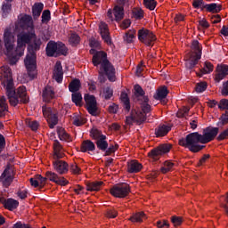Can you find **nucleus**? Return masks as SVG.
<instances>
[{"mask_svg":"<svg viewBox=\"0 0 228 228\" xmlns=\"http://www.w3.org/2000/svg\"><path fill=\"white\" fill-rule=\"evenodd\" d=\"M1 83L6 92L11 106H17L19 101L24 104L29 102V98L26 96V87L24 86H20L17 92L15 91L13 78L12 77V69L8 66H3L1 68Z\"/></svg>","mask_w":228,"mask_h":228,"instance_id":"f257e3e1","label":"nucleus"},{"mask_svg":"<svg viewBox=\"0 0 228 228\" xmlns=\"http://www.w3.org/2000/svg\"><path fill=\"white\" fill-rule=\"evenodd\" d=\"M218 134V127H207L203 130V134L197 132L189 134L185 138L179 140V145L189 149L191 152H200L204 149V146L199 143H209Z\"/></svg>","mask_w":228,"mask_h":228,"instance_id":"f03ea898","label":"nucleus"},{"mask_svg":"<svg viewBox=\"0 0 228 228\" xmlns=\"http://www.w3.org/2000/svg\"><path fill=\"white\" fill-rule=\"evenodd\" d=\"M42 39L37 37V34H35V37L32 38L28 45V53L24 61L28 74L31 79L37 76V53H35V51H40Z\"/></svg>","mask_w":228,"mask_h":228,"instance_id":"7ed1b4c3","label":"nucleus"},{"mask_svg":"<svg viewBox=\"0 0 228 228\" xmlns=\"http://www.w3.org/2000/svg\"><path fill=\"white\" fill-rule=\"evenodd\" d=\"M106 56H107L106 53L97 52L93 56V64L94 65V67L101 65L108 79L113 82L116 79L115 68L113 67V65H111V63H110Z\"/></svg>","mask_w":228,"mask_h":228,"instance_id":"20e7f679","label":"nucleus"},{"mask_svg":"<svg viewBox=\"0 0 228 228\" xmlns=\"http://www.w3.org/2000/svg\"><path fill=\"white\" fill-rule=\"evenodd\" d=\"M141 110H133L131 116L126 117V124L127 126H133V122H137V124H142L145 122L147 118L145 115L151 112V105L149 104V98L147 96L142 97V102L141 103Z\"/></svg>","mask_w":228,"mask_h":228,"instance_id":"39448f33","label":"nucleus"},{"mask_svg":"<svg viewBox=\"0 0 228 228\" xmlns=\"http://www.w3.org/2000/svg\"><path fill=\"white\" fill-rule=\"evenodd\" d=\"M4 42L11 65H14L20 56L17 54V49L13 51V47H15V36H13L10 28H6L4 32Z\"/></svg>","mask_w":228,"mask_h":228,"instance_id":"423d86ee","label":"nucleus"},{"mask_svg":"<svg viewBox=\"0 0 228 228\" xmlns=\"http://www.w3.org/2000/svg\"><path fill=\"white\" fill-rule=\"evenodd\" d=\"M191 49L193 52L187 53L185 56L186 69H193L202 56V47H200L199 41H192Z\"/></svg>","mask_w":228,"mask_h":228,"instance_id":"0eeeda50","label":"nucleus"},{"mask_svg":"<svg viewBox=\"0 0 228 228\" xmlns=\"http://www.w3.org/2000/svg\"><path fill=\"white\" fill-rule=\"evenodd\" d=\"M33 38H35V29H33V28H31L30 31H23L17 35L16 53L19 56H22L24 54L26 45H28V44H31V40H33Z\"/></svg>","mask_w":228,"mask_h":228,"instance_id":"6e6552de","label":"nucleus"},{"mask_svg":"<svg viewBox=\"0 0 228 228\" xmlns=\"http://www.w3.org/2000/svg\"><path fill=\"white\" fill-rule=\"evenodd\" d=\"M45 175L46 177H43L40 175H36L41 188L45 186L47 179H49L52 183H55V184H59L60 186H67V184H69V182L67 179H65V177L60 176L58 174L53 171L46 172Z\"/></svg>","mask_w":228,"mask_h":228,"instance_id":"1a4fd4ad","label":"nucleus"},{"mask_svg":"<svg viewBox=\"0 0 228 228\" xmlns=\"http://www.w3.org/2000/svg\"><path fill=\"white\" fill-rule=\"evenodd\" d=\"M67 46H65V44L63 43L50 41L46 45V54L50 57L54 56L56 58L58 56H61V54L65 56L67 55Z\"/></svg>","mask_w":228,"mask_h":228,"instance_id":"9d476101","label":"nucleus"},{"mask_svg":"<svg viewBox=\"0 0 228 228\" xmlns=\"http://www.w3.org/2000/svg\"><path fill=\"white\" fill-rule=\"evenodd\" d=\"M131 193V187L127 183H119L110 189V195L117 199H125Z\"/></svg>","mask_w":228,"mask_h":228,"instance_id":"9b49d317","label":"nucleus"},{"mask_svg":"<svg viewBox=\"0 0 228 228\" xmlns=\"http://www.w3.org/2000/svg\"><path fill=\"white\" fill-rule=\"evenodd\" d=\"M15 177V170L12 166L7 165L4 172L0 176V183L4 186V188H8L12 183H13V179Z\"/></svg>","mask_w":228,"mask_h":228,"instance_id":"f8f14e48","label":"nucleus"},{"mask_svg":"<svg viewBox=\"0 0 228 228\" xmlns=\"http://www.w3.org/2000/svg\"><path fill=\"white\" fill-rule=\"evenodd\" d=\"M138 38L140 42L148 46L154 45V41L157 40L156 35L152 31L145 28L139 29Z\"/></svg>","mask_w":228,"mask_h":228,"instance_id":"ddd939ff","label":"nucleus"},{"mask_svg":"<svg viewBox=\"0 0 228 228\" xmlns=\"http://www.w3.org/2000/svg\"><path fill=\"white\" fill-rule=\"evenodd\" d=\"M84 99L86 101V106L88 113L93 115V117H97V115H99V105L97 104L95 96L92 94H86Z\"/></svg>","mask_w":228,"mask_h":228,"instance_id":"4468645a","label":"nucleus"},{"mask_svg":"<svg viewBox=\"0 0 228 228\" xmlns=\"http://www.w3.org/2000/svg\"><path fill=\"white\" fill-rule=\"evenodd\" d=\"M171 149L172 144L170 143L160 144L159 147L151 150V152L149 153V156L153 159H158L159 156H163V154L170 152Z\"/></svg>","mask_w":228,"mask_h":228,"instance_id":"2eb2a0df","label":"nucleus"},{"mask_svg":"<svg viewBox=\"0 0 228 228\" xmlns=\"http://www.w3.org/2000/svg\"><path fill=\"white\" fill-rule=\"evenodd\" d=\"M53 167L59 175H65L69 172V164L60 159H53Z\"/></svg>","mask_w":228,"mask_h":228,"instance_id":"dca6fc26","label":"nucleus"},{"mask_svg":"<svg viewBox=\"0 0 228 228\" xmlns=\"http://www.w3.org/2000/svg\"><path fill=\"white\" fill-rule=\"evenodd\" d=\"M99 33L107 45H111V37H110V28H108V24L105 22H101L99 25Z\"/></svg>","mask_w":228,"mask_h":228,"instance_id":"f3484780","label":"nucleus"},{"mask_svg":"<svg viewBox=\"0 0 228 228\" xmlns=\"http://www.w3.org/2000/svg\"><path fill=\"white\" fill-rule=\"evenodd\" d=\"M43 115L47 118V122L49 124V127L51 129H54V126L58 124V116L56 114L51 113L50 109H46L43 107Z\"/></svg>","mask_w":228,"mask_h":228,"instance_id":"a211bd4d","label":"nucleus"},{"mask_svg":"<svg viewBox=\"0 0 228 228\" xmlns=\"http://www.w3.org/2000/svg\"><path fill=\"white\" fill-rule=\"evenodd\" d=\"M216 81L220 83L228 75V66L227 65H218L216 68Z\"/></svg>","mask_w":228,"mask_h":228,"instance_id":"6ab92c4d","label":"nucleus"},{"mask_svg":"<svg viewBox=\"0 0 228 228\" xmlns=\"http://www.w3.org/2000/svg\"><path fill=\"white\" fill-rule=\"evenodd\" d=\"M53 79H55L57 83H61V81H63V67H61V61H57L55 63Z\"/></svg>","mask_w":228,"mask_h":228,"instance_id":"aec40b11","label":"nucleus"},{"mask_svg":"<svg viewBox=\"0 0 228 228\" xmlns=\"http://www.w3.org/2000/svg\"><path fill=\"white\" fill-rule=\"evenodd\" d=\"M167 95H168V89H167L166 86H163L157 90L153 97L156 101H161L162 104H167V101L165 100Z\"/></svg>","mask_w":228,"mask_h":228,"instance_id":"412c9836","label":"nucleus"},{"mask_svg":"<svg viewBox=\"0 0 228 228\" xmlns=\"http://www.w3.org/2000/svg\"><path fill=\"white\" fill-rule=\"evenodd\" d=\"M63 147L60 144V142L54 141L53 142V159H61L64 158Z\"/></svg>","mask_w":228,"mask_h":228,"instance_id":"4be33fe9","label":"nucleus"},{"mask_svg":"<svg viewBox=\"0 0 228 228\" xmlns=\"http://www.w3.org/2000/svg\"><path fill=\"white\" fill-rule=\"evenodd\" d=\"M142 167L143 166H142V164L137 160H131L127 164V170L129 174H138Z\"/></svg>","mask_w":228,"mask_h":228,"instance_id":"5701e85b","label":"nucleus"},{"mask_svg":"<svg viewBox=\"0 0 228 228\" xmlns=\"http://www.w3.org/2000/svg\"><path fill=\"white\" fill-rule=\"evenodd\" d=\"M53 97L54 89L51 86H45L43 91V101H45V102H51Z\"/></svg>","mask_w":228,"mask_h":228,"instance_id":"b1692460","label":"nucleus"},{"mask_svg":"<svg viewBox=\"0 0 228 228\" xmlns=\"http://www.w3.org/2000/svg\"><path fill=\"white\" fill-rule=\"evenodd\" d=\"M81 152H92L95 151V144L90 140L84 141L80 148Z\"/></svg>","mask_w":228,"mask_h":228,"instance_id":"393cba45","label":"nucleus"},{"mask_svg":"<svg viewBox=\"0 0 228 228\" xmlns=\"http://www.w3.org/2000/svg\"><path fill=\"white\" fill-rule=\"evenodd\" d=\"M172 129V126H167V125H160L156 128L155 134L156 136H166V134H168L169 131Z\"/></svg>","mask_w":228,"mask_h":228,"instance_id":"a878e982","label":"nucleus"},{"mask_svg":"<svg viewBox=\"0 0 228 228\" xmlns=\"http://www.w3.org/2000/svg\"><path fill=\"white\" fill-rule=\"evenodd\" d=\"M57 134H58L60 140H61V142H71L72 141V137H70V135L67 133V131H65V128H63V127L58 126Z\"/></svg>","mask_w":228,"mask_h":228,"instance_id":"bb28decb","label":"nucleus"},{"mask_svg":"<svg viewBox=\"0 0 228 228\" xmlns=\"http://www.w3.org/2000/svg\"><path fill=\"white\" fill-rule=\"evenodd\" d=\"M102 182H92L87 183L86 184V190L87 191H99L101 188H102Z\"/></svg>","mask_w":228,"mask_h":228,"instance_id":"cd10ccee","label":"nucleus"},{"mask_svg":"<svg viewBox=\"0 0 228 228\" xmlns=\"http://www.w3.org/2000/svg\"><path fill=\"white\" fill-rule=\"evenodd\" d=\"M42 10H44V4L37 3L35 4L32 7V13L35 19H38L42 13Z\"/></svg>","mask_w":228,"mask_h":228,"instance_id":"c85d7f7f","label":"nucleus"},{"mask_svg":"<svg viewBox=\"0 0 228 228\" xmlns=\"http://www.w3.org/2000/svg\"><path fill=\"white\" fill-rule=\"evenodd\" d=\"M204 8L207 12H210L211 13H218L222 11V5L216 4H205Z\"/></svg>","mask_w":228,"mask_h":228,"instance_id":"c756f323","label":"nucleus"},{"mask_svg":"<svg viewBox=\"0 0 228 228\" xmlns=\"http://www.w3.org/2000/svg\"><path fill=\"white\" fill-rule=\"evenodd\" d=\"M114 16L115 20H122L124 19V7L116 5L114 7Z\"/></svg>","mask_w":228,"mask_h":228,"instance_id":"7c9ffc66","label":"nucleus"},{"mask_svg":"<svg viewBox=\"0 0 228 228\" xmlns=\"http://www.w3.org/2000/svg\"><path fill=\"white\" fill-rule=\"evenodd\" d=\"M72 120H73L74 126H77V127L86 124V119L79 114H74Z\"/></svg>","mask_w":228,"mask_h":228,"instance_id":"2f4dec72","label":"nucleus"},{"mask_svg":"<svg viewBox=\"0 0 228 228\" xmlns=\"http://www.w3.org/2000/svg\"><path fill=\"white\" fill-rule=\"evenodd\" d=\"M17 206H19V201L13 199H8L4 201V208L9 209V211H13V209H16Z\"/></svg>","mask_w":228,"mask_h":228,"instance_id":"473e14b6","label":"nucleus"},{"mask_svg":"<svg viewBox=\"0 0 228 228\" xmlns=\"http://www.w3.org/2000/svg\"><path fill=\"white\" fill-rule=\"evenodd\" d=\"M8 111V105L6 104V100L4 97L0 98V118L6 115Z\"/></svg>","mask_w":228,"mask_h":228,"instance_id":"72a5a7b5","label":"nucleus"},{"mask_svg":"<svg viewBox=\"0 0 228 228\" xmlns=\"http://www.w3.org/2000/svg\"><path fill=\"white\" fill-rule=\"evenodd\" d=\"M96 146L100 151H106L108 149V142H106V135L96 141Z\"/></svg>","mask_w":228,"mask_h":228,"instance_id":"f704fd0d","label":"nucleus"},{"mask_svg":"<svg viewBox=\"0 0 228 228\" xmlns=\"http://www.w3.org/2000/svg\"><path fill=\"white\" fill-rule=\"evenodd\" d=\"M79 88H81V82L79 79H75L69 85V92H72V94L77 92Z\"/></svg>","mask_w":228,"mask_h":228,"instance_id":"c9c22d12","label":"nucleus"},{"mask_svg":"<svg viewBox=\"0 0 228 228\" xmlns=\"http://www.w3.org/2000/svg\"><path fill=\"white\" fill-rule=\"evenodd\" d=\"M174 167H175V164H174V162L167 160L164 162V165L161 167L160 171L162 172V174H167V172H170L172 168H174Z\"/></svg>","mask_w":228,"mask_h":228,"instance_id":"e433bc0d","label":"nucleus"},{"mask_svg":"<svg viewBox=\"0 0 228 228\" xmlns=\"http://www.w3.org/2000/svg\"><path fill=\"white\" fill-rule=\"evenodd\" d=\"M101 95L103 99L109 100L113 97V89L110 86L104 87L101 92Z\"/></svg>","mask_w":228,"mask_h":228,"instance_id":"4c0bfd02","label":"nucleus"},{"mask_svg":"<svg viewBox=\"0 0 228 228\" xmlns=\"http://www.w3.org/2000/svg\"><path fill=\"white\" fill-rule=\"evenodd\" d=\"M147 218L145 216V213L143 212H138L135 213L132 217H130L131 222H139L142 223L143 222V219Z\"/></svg>","mask_w":228,"mask_h":228,"instance_id":"58836bf2","label":"nucleus"},{"mask_svg":"<svg viewBox=\"0 0 228 228\" xmlns=\"http://www.w3.org/2000/svg\"><path fill=\"white\" fill-rule=\"evenodd\" d=\"M25 124L26 126H28V127H29L30 129H32V131H37V129H38V126H40L37 120H32L29 118H27L25 120Z\"/></svg>","mask_w":228,"mask_h":228,"instance_id":"ea45409f","label":"nucleus"},{"mask_svg":"<svg viewBox=\"0 0 228 228\" xmlns=\"http://www.w3.org/2000/svg\"><path fill=\"white\" fill-rule=\"evenodd\" d=\"M200 74L199 76H202L204 74H209L213 72V64L211 62H205L204 68L200 70Z\"/></svg>","mask_w":228,"mask_h":228,"instance_id":"a19ab883","label":"nucleus"},{"mask_svg":"<svg viewBox=\"0 0 228 228\" xmlns=\"http://www.w3.org/2000/svg\"><path fill=\"white\" fill-rule=\"evenodd\" d=\"M136 35V30H129L126 36L124 37V40L127 42V44H131L134 39V36Z\"/></svg>","mask_w":228,"mask_h":228,"instance_id":"79ce46f5","label":"nucleus"},{"mask_svg":"<svg viewBox=\"0 0 228 228\" xmlns=\"http://www.w3.org/2000/svg\"><path fill=\"white\" fill-rule=\"evenodd\" d=\"M120 99L122 102H124L126 111H129V110H131V105H129V98L127 97V94L121 93Z\"/></svg>","mask_w":228,"mask_h":228,"instance_id":"37998d69","label":"nucleus"},{"mask_svg":"<svg viewBox=\"0 0 228 228\" xmlns=\"http://www.w3.org/2000/svg\"><path fill=\"white\" fill-rule=\"evenodd\" d=\"M72 101L76 104V106H81V101H83V96L79 93L72 94Z\"/></svg>","mask_w":228,"mask_h":228,"instance_id":"c03bdc74","label":"nucleus"},{"mask_svg":"<svg viewBox=\"0 0 228 228\" xmlns=\"http://www.w3.org/2000/svg\"><path fill=\"white\" fill-rule=\"evenodd\" d=\"M143 4L145 8H148V10H155L156 8V0H143Z\"/></svg>","mask_w":228,"mask_h":228,"instance_id":"a18cd8bd","label":"nucleus"},{"mask_svg":"<svg viewBox=\"0 0 228 228\" xmlns=\"http://www.w3.org/2000/svg\"><path fill=\"white\" fill-rule=\"evenodd\" d=\"M91 136L97 142V140H101V138H102V136H106V135L102 134V132H101L100 130L92 129Z\"/></svg>","mask_w":228,"mask_h":228,"instance_id":"49530a36","label":"nucleus"},{"mask_svg":"<svg viewBox=\"0 0 228 228\" xmlns=\"http://www.w3.org/2000/svg\"><path fill=\"white\" fill-rule=\"evenodd\" d=\"M69 170L75 175H79V174H81V167H79L77 163L70 164Z\"/></svg>","mask_w":228,"mask_h":228,"instance_id":"de8ad7c7","label":"nucleus"},{"mask_svg":"<svg viewBox=\"0 0 228 228\" xmlns=\"http://www.w3.org/2000/svg\"><path fill=\"white\" fill-rule=\"evenodd\" d=\"M51 20V11L45 10L42 13V22L43 24H47Z\"/></svg>","mask_w":228,"mask_h":228,"instance_id":"09e8293b","label":"nucleus"},{"mask_svg":"<svg viewBox=\"0 0 228 228\" xmlns=\"http://www.w3.org/2000/svg\"><path fill=\"white\" fill-rule=\"evenodd\" d=\"M79 36L77 34H71L69 38V43L70 45H77L79 44Z\"/></svg>","mask_w":228,"mask_h":228,"instance_id":"8fccbe9b","label":"nucleus"},{"mask_svg":"<svg viewBox=\"0 0 228 228\" xmlns=\"http://www.w3.org/2000/svg\"><path fill=\"white\" fill-rule=\"evenodd\" d=\"M207 88L208 85L206 84V82H200L197 84L195 90L198 94H201V92H205Z\"/></svg>","mask_w":228,"mask_h":228,"instance_id":"3c124183","label":"nucleus"},{"mask_svg":"<svg viewBox=\"0 0 228 228\" xmlns=\"http://www.w3.org/2000/svg\"><path fill=\"white\" fill-rule=\"evenodd\" d=\"M133 17H134V19H143V10L134 8L133 10Z\"/></svg>","mask_w":228,"mask_h":228,"instance_id":"603ef678","label":"nucleus"},{"mask_svg":"<svg viewBox=\"0 0 228 228\" xmlns=\"http://www.w3.org/2000/svg\"><path fill=\"white\" fill-rule=\"evenodd\" d=\"M171 222L175 225V227H177V226L181 225V224H183V217L176 216H172Z\"/></svg>","mask_w":228,"mask_h":228,"instance_id":"864d4df0","label":"nucleus"},{"mask_svg":"<svg viewBox=\"0 0 228 228\" xmlns=\"http://www.w3.org/2000/svg\"><path fill=\"white\" fill-rule=\"evenodd\" d=\"M134 92L137 97H143V95H145V92H143V89L142 88V86H140V85L134 86Z\"/></svg>","mask_w":228,"mask_h":228,"instance_id":"5fc2aeb1","label":"nucleus"},{"mask_svg":"<svg viewBox=\"0 0 228 228\" xmlns=\"http://www.w3.org/2000/svg\"><path fill=\"white\" fill-rule=\"evenodd\" d=\"M218 108L219 110H226V111H228V100L227 99H223L219 102L218 104Z\"/></svg>","mask_w":228,"mask_h":228,"instance_id":"6e6d98bb","label":"nucleus"},{"mask_svg":"<svg viewBox=\"0 0 228 228\" xmlns=\"http://www.w3.org/2000/svg\"><path fill=\"white\" fill-rule=\"evenodd\" d=\"M2 11L4 13H10V12H12V4H10V2L4 3Z\"/></svg>","mask_w":228,"mask_h":228,"instance_id":"4d7b16f0","label":"nucleus"},{"mask_svg":"<svg viewBox=\"0 0 228 228\" xmlns=\"http://www.w3.org/2000/svg\"><path fill=\"white\" fill-rule=\"evenodd\" d=\"M192 5L194 8H204V0H193Z\"/></svg>","mask_w":228,"mask_h":228,"instance_id":"13d9d810","label":"nucleus"},{"mask_svg":"<svg viewBox=\"0 0 228 228\" xmlns=\"http://www.w3.org/2000/svg\"><path fill=\"white\" fill-rule=\"evenodd\" d=\"M169 226H170V224H168V221H167V220L157 222V227H159V228H168Z\"/></svg>","mask_w":228,"mask_h":228,"instance_id":"bf43d9fd","label":"nucleus"},{"mask_svg":"<svg viewBox=\"0 0 228 228\" xmlns=\"http://www.w3.org/2000/svg\"><path fill=\"white\" fill-rule=\"evenodd\" d=\"M225 138H228V128H226L217 136V140L219 142H222V140H225Z\"/></svg>","mask_w":228,"mask_h":228,"instance_id":"052dcab7","label":"nucleus"},{"mask_svg":"<svg viewBox=\"0 0 228 228\" xmlns=\"http://www.w3.org/2000/svg\"><path fill=\"white\" fill-rule=\"evenodd\" d=\"M117 149H118V145L110 146V148L107 149L105 151V156H110V154H113V152H115V151H117Z\"/></svg>","mask_w":228,"mask_h":228,"instance_id":"680f3d73","label":"nucleus"},{"mask_svg":"<svg viewBox=\"0 0 228 228\" xmlns=\"http://www.w3.org/2000/svg\"><path fill=\"white\" fill-rule=\"evenodd\" d=\"M220 120L223 126H225V124H228V110H226L225 113L221 116Z\"/></svg>","mask_w":228,"mask_h":228,"instance_id":"e2e57ef3","label":"nucleus"},{"mask_svg":"<svg viewBox=\"0 0 228 228\" xmlns=\"http://www.w3.org/2000/svg\"><path fill=\"white\" fill-rule=\"evenodd\" d=\"M118 212L115 209H110L107 211L108 218H117Z\"/></svg>","mask_w":228,"mask_h":228,"instance_id":"0e129e2a","label":"nucleus"},{"mask_svg":"<svg viewBox=\"0 0 228 228\" xmlns=\"http://www.w3.org/2000/svg\"><path fill=\"white\" fill-rule=\"evenodd\" d=\"M118 111V105L112 103L109 106V112L110 113H117Z\"/></svg>","mask_w":228,"mask_h":228,"instance_id":"69168bd1","label":"nucleus"},{"mask_svg":"<svg viewBox=\"0 0 228 228\" xmlns=\"http://www.w3.org/2000/svg\"><path fill=\"white\" fill-rule=\"evenodd\" d=\"M222 94L228 95V80L223 84Z\"/></svg>","mask_w":228,"mask_h":228,"instance_id":"338daca9","label":"nucleus"},{"mask_svg":"<svg viewBox=\"0 0 228 228\" xmlns=\"http://www.w3.org/2000/svg\"><path fill=\"white\" fill-rule=\"evenodd\" d=\"M13 228H31V226H29V224H22V223L18 222L13 224Z\"/></svg>","mask_w":228,"mask_h":228,"instance_id":"774afa93","label":"nucleus"}]
</instances>
